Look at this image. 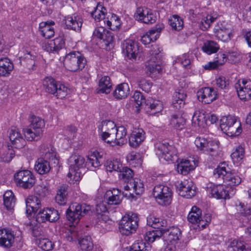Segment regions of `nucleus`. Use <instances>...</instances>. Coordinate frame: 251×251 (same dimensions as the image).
Instances as JSON below:
<instances>
[{
	"label": "nucleus",
	"mask_w": 251,
	"mask_h": 251,
	"mask_svg": "<svg viewBox=\"0 0 251 251\" xmlns=\"http://www.w3.org/2000/svg\"><path fill=\"white\" fill-rule=\"evenodd\" d=\"M40 151L44 158L40 157L37 159L34 169L40 175H46L50 172L51 169L48 160L52 161L55 164H58V159L54 149L50 145H42L40 147Z\"/></svg>",
	"instance_id": "1"
},
{
	"label": "nucleus",
	"mask_w": 251,
	"mask_h": 251,
	"mask_svg": "<svg viewBox=\"0 0 251 251\" xmlns=\"http://www.w3.org/2000/svg\"><path fill=\"white\" fill-rule=\"evenodd\" d=\"M187 94L183 89H179L176 91L173 96L172 105L175 110L180 111L178 114L172 115L171 124L176 129L181 130L184 127L185 119L181 114V110L185 103Z\"/></svg>",
	"instance_id": "2"
},
{
	"label": "nucleus",
	"mask_w": 251,
	"mask_h": 251,
	"mask_svg": "<svg viewBox=\"0 0 251 251\" xmlns=\"http://www.w3.org/2000/svg\"><path fill=\"white\" fill-rule=\"evenodd\" d=\"M226 165L225 163H223L214 170L213 174L214 178L223 180L226 185L230 186H237L240 184V177L235 173L227 171Z\"/></svg>",
	"instance_id": "3"
},
{
	"label": "nucleus",
	"mask_w": 251,
	"mask_h": 251,
	"mask_svg": "<svg viewBox=\"0 0 251 251\" xmlns=\"http://www.w3.org/2000/svg\"><path fill=\"white\" fill-rule=\"evenodd\" d=\"M139 218L136 213L126 214L121 220L119 229L123 235L128 236L134 233L138 227Z\"/></svg>",
	"instance_id": "4"
},
{
	"label": "nucleus",
	"mask_w": 251,
	"mask_h": 251,
	"mask_svg": "<svg viewBox=\"0 0 251 251\" xmlns=\"http://www.w3.org/2000/svg\"><path fill=\"white\" fill-rule=\"evenodd\" d=\"M84 163V158L79 155L73 154L69 158V171L67 176L72 183L78 181L81 179V173L79 170L83 167Z\"/></svg>",
	"instance_id": "5"
},
{
	"label": "nucleus",
	"mask_w": 251,
	"mask_h": 251,
	"mask_svg": "<svg viewBox=\"0 0 251 251\" xmlns=\"http://www.w3.org/2000/svg\"><path fill=\"white\" fill-rule=\"evenodd\" d=\"M86 63V59L81 53L72 51L66 55L64 64L69 71L76 72L83 69Z\"/></svg>",
	"instance_id": "6"
},
{
	"label": "nucleus",
	"mask_w": 251,
	"mask_h": 251,
	"mask_svg": "<svg viewBox=\"0 0 251 251\" xmlns=\"http://www.w3.org/2000/svg\"><path fill=\"white\" fill-rule=\"evenodd\" d=\"M90 210V206L86 204L72 203L66 211L67 218L71 222L77 224L80 218L86 215Z\"/></svg>",
	"instance_id": "7"
},
{
	"label": "nucleus",
	"mask_w": 251,
	"mask_h": 251,
	"mask_svg": "<svg viewBox=\"0 0 251 251\" xmlns=\"http://www.w3.org/2000/svg\"><path fill=\"white\" fill-rule=\"evenodd\" d=\"M152 194L159 204L167 206L171 203L172 192L171 189L167 186L162 184L155 185Z\"/></svg>",
	"instance_id": "8"
},
{
	"label": "nucleus",
	"mask_w": 251,
	"mask_h": 251,
	"mask_svg": "<svg viewBox=\"0 0 251 251\" xmlns=\"http://www.w3.org/2000/svg\"><path fill=\"white\" fill-rule=\"evenodd\" d=\"M14 179L17 185L24 189L31 188L36 182L34 176L28 170H21L15 173Z\"/></svg>",
	"instance_id": "9"
},
{
	"label": "nucleus",
	"mask_w": 251,
	"mask_h": 251,
	"mask_svg": "<svg viewBox=\"0 0 251 251\" xmlns=\"http://www.w3.org/2000/svg\"><path fill=\"white\" fill-rule=\"evenodd\" d=\"M236 119L234 117L228 115L224 116L220 120V127L223 132L230 136L238 135L241 129L236 124Z\"/></svg>",
	"instance_id": "10"
},
{
	"label": "nucleus",
	"mask_w": 251,
	"mask_h": 251,
	"mask_svg": "<svg viewBox=\"0 0 251 251\" xmlns=\"http://www.w3.org/2000/svg\"><path fill=\"white\" fill-rule=\"evenodd\" d=\"M155 147L156 154L166 161L173 160L177 152L176 149L166 141L156 143Z\"/></svg>",
	"instance_id": "11"
},
{
	"label": "nucleus",
	"mask_w": 251,
	"mask_h": 251,
	"mask_svg": "<svg viewBox=\"0 0 251 251\" xmlns=\"http://www.w3.org/2000/svg\"><path fill=\"white\" fill-rule=\"evenodd\" d=\"M123 52L130 59L136 60L140 57L141 50L139 49V43L132 40H126L122 44Z\"/></svg>",
	"instance_id": "12"
},
{
	"label": "nucleus",
	"mask_w": 251,
	"mask_h": 251,
	"mask_svg": "<svg viewBox=\"0 0 251 251\" xmlns=\"http://www.w3.org/2000/svg\"><path fill=\"white\" fill-rule=\"evenodd\" d=\"M36 221L39 223L55 222L59 219V214L57 210L54 208L40 209L35 216Z\"/></svg>",
	"instance_id": "13"
},
{
	"label": "nucleus",
	"mask_w": 251,
	"mask_h": 251,
	"mask_svg": "<svg viewBox=\"0 0 251 251\" xmlns=\"http://www.w3.org/2000/svg\"><path fill=\"white\" fill-rule=\"evenodd\" d=\"M135 19L147 24H151L156 21V16L152 11L145 7H138L134 13Z\"/></svg>",
	"instance_id": "14"
},
{
	"label": "nucleus",
	"mask_w": 251,
	"mask_h": 251,
	"mask_svg": "<svg viewBox=\"0 0 251 251\" xmlns=\"http://www.w3.org/2000/svg\"><path fill=\"white\" fill-rule=\"evenodd\" d=\"M8 137L12 147L20 149L26 144V142L21 133L20 130L16 127H12L8 130Z\"/></svg>",
	"instance_id": "15"
},
{
	"label": "nucleus",
	"mask_w": 251,
	"mask_h": 251,
	"mask_svg": "<svg viewBox=\"0 0 251 251\" xmlns=\"http://www.w3.org/2000/svg\"><path fill=\"white\" fill-rule=\"evenodd\" d=\"M179 195L187 199H191L196 193L195 187L192 181L184 179L181 181L176 187Z\"/></svg>",
	"instance_id": "16"
},
{
	"label": "nucleus",
	"mask_w": 251,
	"mask_h": 251,
	"mask_svg": "<svg viewBox=\"0 0 251 251\" xmlns=\"http://www.w3.org/2000/svg\"><path fill=\"white\" fill-rule=\"evenodd\" d=\"M235 88L241 100H248L251 98V80L242 79L235 83Z\"/></svg>",
	"instance_id": "17"
},
{
	"label": "nucleus",
	"mask_w": 251,
	"mask_h": 251,
	"mask_svg": "<svg viewBox=\"0 0 251 251\" xmlns=\"http://www.w3.org/2000/svg\"><path fill=\"white\" fill-rule=\"evenodd\" d=\"M116 127L114 123L111 121H102L99 127L100 130L101 140L107 143V140L111 139V137L114 136Z\"/></svg>",
	"instance_id": "18"
},
{
	"label": "nucleus",
	"mask_w": 251,
	"mask_h": 251,
	"mask_svg": "<svg viewBox=\"0 0 251 251\" xmlns=\"http://www.w3.org/2000/svg\"><path fill=\"white\" fill-rule=\"evenodd\" d=\"M128 128V126L127 125H126V127L123 126L117 127L115 132H114V136L111 137V139L107 140V143L109 145L113 143L118 146L125 144L126 143V136Z\"/></svg>",
	"instance_id": "19"
},
{
	"label": "nucleus",
	"mask_w": 251,
	"mask_h": 251,
	"mask_svg": "<svg viewBox=\"0 0 251 251\" xmlns=\"http://www.w3.org/2000/svg\"><path fill=\"white\" fill-rule=\"evenodd\" d=\"M206 191L211 195V197L217 199H229L228 191L225 189L224 185H215L212 183H208L206 186Z\"/></svg>",
	"instance_id": "20"
},
{
	"label": "nucleus",
	"mask_w": 251,
	"mask_h": 251,
	"mask_svg": "<svg viewBox=\"0 0 251 251\" xmlns=\"http://www.w3.org/2000/svg\"><path fill=\"white\" fill-rule=\"evenodd\" d=\"M62 24L65 28L78 31L81 29L82 25V19L78 16L68 15L64 17L62 21Z\"/></svg>",
	"instance_id": "21"
},
{
	"label": "nucleus",
	"mask_w": 251,
	"mask_h": 251,
	"mask_svg": "<svg viewBox=\"0 0 251 251\" xmlns=\"http://www.w3.org/2000/svg\"><path fill=\"white\" fill-rule=\"evenodd\" d=\"M162 237L166 243L176 244L181 237V231L177 226H172L167 229H163Z\"/></svg>",
	"instance_id": "22"
},
{
	"label": "nucleus",
	"mask_w": 251,
	"mask_h": 251,
	"mask_svg": "<svg viewBox=\"0 0 251 251\" xmlns=\"http://www.w3.org/2000/svg\"><path fill=\"white\" fill-rule=\"evenodd\" d=\"M197 97L199 100L205 104H208L217 99V94L214 88L204 87L198 91Z\"/></svg>",
	"instance_id": "23"
},
{
	"label": "nucleus",
	"mask_w": 251,
	"mask_h": 251,
	"mask_svg": "<svg viewBox=\"0 0 251 251\" xmlns=\"http://www.w3.org/2000/svg\"><path fill=\"white\" fill-rule=\"evenodd\" d=\"M164 28L163 24H158L152 27L141 38V42L144 45H148L151 42L155 41L158 37V33Z\"/></svg>",
	"instance_id": "24"
},
{
	"label": "nucleus",
	"mask_w": 251,
	"mask_h": 251,
	"mask_svg": "<svg viewBox=\"0 0 251 251\" xmlns=\"http://www.w3.org/2000/svg\"><path fill=\"white\" fill-rule=\"evenodd\" d=\"M15 236L13 232L9 228H3L0 230V246L9 249L14 243Z\"/></svg>",
	"instance_id": "25"
},
{
	"label": "nucleus",
	"mask_w": 251,
	"mask_h": 251,
	"mask_svg": "<svg viewBox=\"0 0 251 251\" xmlns=\"http://www.w3.org/2000/svg\"><path fill=\"white\" fill-rule=\"evenodd\" d=\"M187 220L193 224H197L199 228H205L204 221L201 217V210L196 206L192 207L188 215Z\"/></svg>",
	"instance_id": "26"
},
{
	"label": "nucleus",
	"mask_w": 251,
	"mask_h": 251,
	"mask_svg": "<svg viewBox=\"0 0 251 251\" xmlns=\"http://www.w3.org/2000/svg\"><path fill=\"white\" fill-rule=\"evenodd\" d=\"M104 198L108 204L118 205L121 202L123 196L120 190L113 188L107 191Z\"/></svg>",
	"instance_id": "27"
},
{
	"label": "nucleus",
	"mask_w": 251,
	"mask_h": 251,
	"mask_svg": "<svg viewBox=\"0 0 251 251\" xmlns=\"http://www.w3.org/2000/svg\"><path fill=\"white\" fill-rule=\"evenodd\" d=\"M41 204L39 199L35 196L28 198L26 201V213L27 216L31 215L32 213H36L40 210Z\"/></svg>",
	"instance_id": "28"
},
{
	"label": "nucleus",
	"mask_w": 251,
	"mask_h": 251,
	"mask_svg": "<svg viewBox=\"0 0 251 251\" xmlns=\"http://www.w3.org/2000/svg\"><path fill=\"white\" fill-rule=\"evenodd\" d=\"M124 189L127 191H132L136 195H140L144 191V187L143 181L141 179L135 178L129 182L128 184L124 186Z\"/></svg>",
	"instance_id": "29"
},
{
	"label": "nucleus",
	"mask_w": 251,
	"mask_h": 251,
	"mask_svg": "<svg viewBox=\"0 0 251 251\" xmlns=\"http://www.w3.org/2000/svg\"><path fill=\"white\" fill-rule=\"evenodd\" d=\"M214 32L216 37L223 42L228 41L231 38V30L226 27L222 24L218 25L214 28Z\"/></svg>",
	"instance_id": "30"
},
{
	"label": "nucleus",
	"mask_w": 251,
	"mask_h": 251,
	"mask_svg": "<svg viewBox=\"0 0 251 251\" xmlns=\"http://www.w3.org/2000/svg\"><path fill=\"white\" fill-rule=\"evenodd\" d=\"M145 132L141 128L132 131L129 137V144L131 147L136 148L145 139Z\"/></svg>",
	"instance_id": "31"
},
{
	"label": "nucleus",
	"mask_w": 251,
	"mask_h": 251,
	"mask_svg": "<svg viewBox=\"0 0 251 251\" xmlns=\"http://www.w3.org/2000/svg\"><path fill=\"white\" fill-rule=\"evenodd\" d=\"M161 71V67L155 62L153 58L146 63L145 71L146 74L151 77H155L159 74Z\"/></svg>",
	"instance_id": "32"
},
{
	"label": "nucleus",
	"mask_w": 251,
	"mask_h": 251,
	"mask_svg": "<svg viewBox=\"0 0 251 251\" xmlns=\"http://www.w3.org/2000/svg\"><path fill=\"white\" fill-rule=\"evenodd\" d=\"M54 24V22L51 21L43 22L39 24V31L45 38L49 39L54 36V30L52 25Z\"/></svg>",
	"instance_id": "33"
},
{
	"label": "nucleus",
	"mask_w": 251,
	"mask_h": 251,
	"mask_svg": "<svg viewBox=\"0 0 251 251\" xmlns=\"http://www.w3.org/2000/svg\"><path fill=\"white\" fill-rule=\"evenodd\" d=\"M219 143L213 141H207V144L204 145L202 148L199 149L204 153L208 154L212 156L218 155L219 149Z\"/></svg>",
	"instance_id": "34"
},
{
	"label": "nucleus",
	"mask_w": 251,
	"mask_h": 251,
	"mask_svg": "<svg viewBox=\"0 0 251 251\" xmlns=\"http://www.w3.org/2000/svg\"><path fill=\"white\" fill-rule=\"evenodd\" d=\"M13 69V63L9 58L5 57L0 59V76H9Z\"/></svg>",
	"instance_id": "35"
},
{
	"label": "nucleus",
	"mask_w": 251,
	"mask_h": 251,
	"mask_svg": "<svg viewBox=\"0 0 251 251\" xmlns=\"http://www.w3.org/2000/svg\"><path fill=\"white\" fill-rule=\"evenodd\" d=\"M68 187L66 185H62L57 191L55 197V201L60 205H65L67 201Z\"/></svg>",
	"instance_id": "36"
},
{
	"label": "nucleus",
	"mask_w": 251,
	"mask_h": 251,
	"mask_svg": "<svg viewBox=\"0 0 251 251\" xmlns=\"http://www.w3.org/2000/svg\"><path fill=\"white\" fill-rule=\"evenodd\" d=\"M129 92L128 84L123 83L117 86L113 92V96L117 99H122L126 98L129 94Z\"/></svg>",
	"instance_id": "37"
},
{
	"label": "nucleus",
	"mask_w": 251,
	"mask_h": 251,
	"mask_svg": "<svg viewBox=\"0 0 251 251\" xmlns=\"http://www.w3.org/2000/svg\"><path fill=\"white\" fill-rule=\"evenodd\" d=\"M58 83L51 77H46L43 81V88L46 92L53 95Z\"/></svg>",
	"instance_id": "38"
},
{
	"label": "nucleus",
	"mask_w": 251,
	"mask_h": 251,
	"mask_svg": "<svg viewBox=\"0 0 251 251\" xmlns=\"http://www.w3.org/2000/svg\"><path fill=\"white\" fill-rule=\"evenodd\" d=\"M112 89V83L108 76L101 77L99 82L98 93L109 94Z\"/></svg>",
	"instance_id": "39"
},
{
	"label": "nucleus",
	"mask_w": 251,
	"mask_h": 251,
	"mask_svg": "<svg viewBox=\"0 0 251 251\" xmlns=\"http://www.w3.org/2000/svg\"><path fill=\"white\" fill-rule=\"evenodd\" d=\"M147 224L154 229H164L163 227L166 225V221L164 220L156 218L153 215H150L147 217Z\"/></svg>",
	"instance_id": "40"
},
{
	"label": "nucleus",
	"mask_w": 251,
	"mask_h": 251,
	"mask_svg": "<svg viewBox=\"0 0 251 251\" xmlns=\"http://www.w3.org/2000/svg\"><path fill=\"white\" fill-rule=\"evenodd\" d=\"M194 168L195 167L190 160L187 159H181L177 165L178 173L183 175H187L190 171L193 170Z\"/></svg>",
	"instance_id": "41"
},
{
	"label": "nucleus",
	"mask_w": 251,
	"mask_h": 251,
	"mask_svg": "<svg viewBox=\"0 0 251 251\" xmlns=\"http://www.w3.org/2000/svg\"><path fill=\"white\" fill-rule=\"evenodd\" d=\"M11 146L8 145L0 151V157L4 162L9 163L15 156V151Z\"/></svg>",
	"instance_id": "42"
},
{
	"label": "nucleus",
	"mask_w": 251,
	"mask_h": 251,
	"mask_svg": "<svg viewBox=\"0 0 251 251\" xmlns=\"http://www.w3.org/2000/svg\"><path fill=\"white\" fill-rule=\"evenodd\" d=\"M104 23L106 24L108 27L112 30L119 29L121 25L120 18L114 14H112L110 18L107 17L105 19Z\"/></svg>",
	"instance_id": "43"
},
{
	"label": "nucleus",
	"mask_w": 251,
	"mask_h": 251,
	"mask_svg": "<svg viewBox=\"0 0 251 251\" xmlns=\"http://www.w3.org/2000/svg\"><path fill=\"white\" fill-rule=\"evenodd\" d=\"M237 213L244 217L250 216L251 218V208L247 204L238 201L235 204Z\"/></svg>",
	"instance_id": "44"
},
{
	"label": "nucleus",
	"mask_w": 251,
	"mask_h": 251,
	"mask_svg": "<svg viewBox=\"0 0 251 251\" xmlns=\"http://www.w3.org/2000/svg\"><path fill=\"white\" fill-rule=\"evenodd\" d=\"M15 198L11 191L5 192L3 195V203L8 210H11L15 205Z\"/></svg>",
	"instance_id": "45"
},
{
	"label": "nucleus",
	"mask_w": 251,
	"mask_h": 251,
	"mask_svg": "<svg viewBox=\"0 0 251 251\" xmlns=\"http://www.w3.org/2000/svg\"><path fill=\"white\" fill-rule=\"evenodd\" d=\"M244 149L241 146L238 147L230 155L234 164L236 165L240 164L244 157Z\"/></svg>",
	"instance_id": "46"
},
{
	"label": "nucleus",
	"mask_w": 251,
	"mask_h": 251,
	"mask_svg": "<svg viewBox=\"0 0 251 251\" xmlns=\"http://www.w3.org/2000/svg\"><path fill=\"white\" fill-rule=\"evenodd\" d=\"M133 172L128 167H123L119 174V178L122 180L126 184L129 182H131L134 178H133Z\"/></svg>",
	"instance_id": "47"
},
{
	"label": "nucleus",
	"mask_w": 251,
	"mask_h": 251,
	"mask_svg": "<svg viewBox=\"0 0 251 251\" xmlns=\"http://www.w3.org/2000/svg\"><path fill=\"white\" fill-rule=\"evenodd\" d=\"M230 247L233 251H251V247L243 241L234 240L231 242Z\"/></svg>",
	"instance_id": "48"
},
{
	"label": "nucleus",
	"mask_w": 251,
	"mask_h": 251,
	"mask_svg": "<svg viewBox=\"0 0 251 251\" xmlns=\"http://www.w3.org/2000/svg\"><path fill=\"white\" fill-rule=\"evenodd\" d=\"M106 13V9L102 6L101 4H98L94 10L91 12V16L96 21L99 22L101 20L105 19V14Z\"/></svg>",
	"instance_id": "49"
},
{
	"label": "nucleus",
	"mask_w": 251,
	"mask_h": 251,
	"mask_svg": "<svg viewBox=\"0 0 251 251\" xmlns=\"http://www.w3.org/2000/svg\"><path fill=\"white\" fill-rule=\"evenodd\" d=\"M25 136L27 140L29 141H37L41 137V133L40 131L36 130L31 127L26 128L24 130Z\"/></svg>",
	"instance_id": "50"
},
{
	"label": "nucleus",
	"mask_w": 251,
	"mask_h": 251,
	"mask_svg": "<svg viewBox=\"0 0 251 251\" xmlns=\"http://www.w3.org/2000/svg\"><path fill=\"white\" fill-rule=\"evenodd\" d=\"M35 243L39 248L45 251H51L54 246V244L45 237L40 238L39 240H35Z\"/></svg>",
	"instance_id": "51"
},
{
	"label": "nucleus",
	"mask_w": 251,
	"mask_h": 251,
	"mask_svg": "<svg viewBox=\"0 0 251 251\" xmlns=\"http://www.w3.org/2000/svg\"><path fill=\"white\" fill-rule=\"evenodd\" d=\"M163 229H156L152 231H149L146 232L144 238L146 241L150 243H152L155 240L160 239L162 237Z\"/></svg>",
	"instance_id": "52"
},
{
	"label": "nucleus",
	"mask_w": 251,
	"mask_h": 251,
	"mask_svg": "<svg viewBox=\"0 0 251 251\" xmlns=\"http://www.w3.org/2000/svg\"><path fill=\"white\" fill-rule=\"evenodd\" d=\"M219 49L218 44L213 41H207L202 47V50L208 54L216 52Z\"/></svg>",
	"instance_id": "53"
},
{
	"label": "nucleus",
	"mask_w": 251,
	"mask_h": 251,
	"mask_svg": "<svg viewBox=\"0 0 251 251\" xmlns=\"http://www.w3.org/2000/svg\"><path fill=\"white\" fill-rule=\"evenodd\" d=\"M21 64L29 70H34L35 64L34 57L30 52L25 54V57L21 59Z\"/></svg>",
	"instance_id": "54"
},
{
	"label": "nucleus",
	"mask_w": 251,
	"mask_h": 251,
	"mask_svg": "<svg viewBox=\"0 0 251 251\" xmlns=\"http://www.w3.org/2000/svg\"><path fill=\"white\" fill-rule=\"evenodd\" d=\"M70 93V89L64 84L59 82L53 96L58 99L65 98Z\"/></svg>",
	"instance_id": "55"
},
{
	"label": "nucleus",
	"mask_w": 251,
	"mask_h": 251,
	"mask_svg": "<svg viewBox=\"0 0 251 251\" xmlns=\"http://www.w3.org/2000/svg\"><path fill=\"white\" fill-rule=\"evenodd\" d=\"M122 168V164L118 159L108 160L106 163V170L110 172L113 171L120 172Z\"/></svg>",
	"instance_id": "56"
},
{
	"label": "nucleus",
	"mask_w": 251,
	"mask_h": 251,
	"mask_svg": "<svg viewBox=\"0 0 251 251\" xmlns=\"http://www.w3.org/2000/svg\"><path fill=\"white\" fill-rule=\"evenodd\" d=\"M79 244L82 250L90 251L93 248V243L91 237L86 236L79 240Z\"/></svg>",
	"instance_id": "57"
},
{
	"label": "nucleus",
	"mask_w": 251,
	"mask_h": 251,
	"mask_svg": "<svg viewBox=\"0 0 251 251\" xmlns=\"http://www.w3.org/2000/svg\"><path fill=\"white\" fill-rule=\"evenodd\" d=\"M44 126L45 123L43 120L38 117L33 116L29 127L36 130H39L40 132L42 133V128Z\"/></svg>",
	"instance_id": "58"
},
{
	"label": "nucleus",
	"mask_w": 251,
	"mask_h": 251,
	"mask_svg": "<svg viewBox=\"0 0 251 251\" xmlns=\"http://www.w3.org/2000/svg\"><path fill=\"white\" fill-rule=\"evenodd\" d=\"M99 158H101L100 153L97 151H94L89 155L87 163L90 164L92 166L95 168H97L100 165Z\"/></svg>",
	"instance_id": "59"
},
{
	"label": "nucleus",
	"mask_w": 251,
	"mask_h": 251,
	"mask_svg": "<svg viewBox=\"0 0 251 251\" xmlns=\"http://www.w3.org/2000/svg\"><path fill=\"white\" fill-rule=\"evenodd\" d=\"M169 24L173 29L179 30L182 28L183 22L178 16L174 15L169 20Z\"/></svg>",
	"instance_id": "60"
},
{
	"label": "nucleus",
	"mask_w": 251,
	"mask_h": 251,
	"mask_svg": "<svg viewBox=\"0 0 251 251\" xmlns=\"http://www.w3.org/2000/svg\"><path fill=\"white\" fill-rule=\"evenodd\" d=\"M215 18L210 15H207L205 17H203L201 20L200 24V27L203 30H207L210 26Z\"/></svg>",
	"instance_id": "61"
},
{
	"label": "nucleus",
	"mask_w": 251,
	"mask_h": 251,
	"mask_svg": "<svg viewBox=\"0 0 251 251\" xmlns=\"http://www.w3.org/2000/svg\"><path fill=\"white\" fill-rule=\"evenodd\" d=\"M52 42L54 52H57L65 47V40L61 37L56 38Z\"/></svg>",
	"instance_id": "62"
},
{
	"label": "nucleus",
	"mask_w": 251,
	"mask_h": 251,
	"mask_svg": "<svg viewBox=\"0 0 251 251\" xmlns=\"http://www.w3.org/2000/svg\"><path fill=\"white\" fill-rule=\"evenodd\" d=\"M205 116L202 111H196L192 117V122L195 125H200L205 120Z\"/></svg>",
	"instance_id": "63"
},
{
	"label": "nucleus",
	"mask_w": 251,
	"mask_h": 251,
	"mask_svg": "<svg viewBox=\"0 0 251 251\" xmlns=\"http://www.w3.org/2000/svg\"><path fill=\"white\" fill-rule=\"evenodd\" d=\"M100 39L102 40L106 47H109L110 48V46H112L113 36L110 31L106 30V32Z\"/></svg>",
	"instance_id": "64"
}]
</instances>
